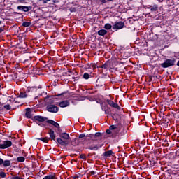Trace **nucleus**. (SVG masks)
Here are the masks:
<instances>
[{"mask_svg":"<svg viewBox=\"0 0 179 179\" xmlns=\"http://www.w3.org/2000/svg\"><path fill=\"white\" fill-rule=\"evenodd\" d=\"M32 71H36V68L33 67Z\"/></svg>","mask_w":179,"mask_h":179,"instance_id":"obj_49","label":"nucleus"},{"mask_svg":"<svg viewBox=\"0 0 179 179\" xmlns=\"http://www.w3.org/2000/svg\"><path fill=\"white\" fill-rule=\"evenodd\" d=\"M98 68H101V69H105L106 71H108V69H110V62H106L102 65L99 66Z\"/></svg>","mask_w":179,"mask_h":179,"instance_id":"obj_15","label":"nucleus"},{"mask_svg":"<svg viewBox=\"0 0 179 179\" xmlns=\"http://www.w3.org/2000/svg\"><path fill=\"white\" fill-rule=\"evenodd\" d=\"M110 108L109 107L107 108L106 110H104L105 114H110Z\"/></svg>","mask_w":179,"mask_h":179,"instance_id":"obj_35","label":"nucleus"},{"mask_svg":"<svg viewBox=\"0 0 179 179\" xmlns=\"http://www.w3.org/2000/svg\"><path fill=\"white\" fill-rule=\"evenodd\" d=\"M113 27V26L111 25V24L107 23L104 25V29H106V30H111V28Z\"/></svg>","mask_w":179,"mask_h":179,"instance_id":"obj_28","label":"nucleus"},{"mask_svg":"<svg viewBox=\"0 0 179 179\" xmlns=\"http://www.w3.org/2000/svg\"><path fill=\"white\" fill-rule=\"evenodd\" d=\"M177 66H179V61L176 64Z\"/></svg>","mask_w":179,"mask_h":179,"instance_id":"obj_48","label":"nucleus"},{"mask_svg":"<svg viewBox=\"0 0 179 179\" xmlns=\"http://www.w3.org/2000/svg\"><path fill=\"white\" fill-rule=\"evenodd\" d=\"M76 138H74V139H73V141H76Z\"/></svg>","mask_w":179,"mask_h":179,"instance_id":"obj_56","label":"nucleus"},{"mask_svg":"<svg viewBox=\"0 0 179 179\" xmlns=\"http://www.w3.org/2000/svg\"><path fill=\"white\" fill-rule=\"evenodd\" d=\"M48 134L50 136V139H51V141H55L56 136H55V133L54 132V130L50 129Z\"/></svg>","mask_w":179,"mask_h":179,"instance_id":"obj_19","label":"nucleus"},{"mask_svg":"<svg viewBox=\"0 0 179 179\" xmlns=\"http://www.w3.org/2000/svg\"><path fill=\"white\" fill-rule=\"evenodd\" d=\"M116 128H117V127H115V125H114V124L110 125L109 127V129L111 130L112 131H113Z\"/></svg>","mask_w":179,"mask_h":179,"instance_id":"obj_33","label":"nucleus"},{"mask_svg":"<svg viewBox=\"0 0 179 179\" xmlns=\"http://www.w3.org/2000/svg\"><path fill=\"white\" fill-rule=\"evenodd\" d=\"M31 120H32V121H37V122H36V124H37V125H38L39 127H45V124H44L43 123H40V122H44V121H48V118L41 116V115L34 116L31 118Z\"/></svg>","mask_w":179,"mask_h":179,"instance_id":"obj_5","label":"nucleus"},{"mask_svg":"<svg viewBox=\"0 0 179 179\" xmlns=\"http://www.w3.org/2000/svg\"><path fill=\"white\" fill-rule=\"evenodd\" d=\"M101 76L97 79L96 83H100L101 82H107V79L110 78L108 73H104V69L101 71Z\"/></svg>","mask_w":179,"mask_h":179,"instance_id":"obj_6","label":"nucleus"},{"mask_svg":"<svg viewBox=\"0 0 179 179\" xmlns=\"http://www.w3.org/2000/svg\"><path fill=\"white\" fill-rule=\"evenodd\" d=\"M22 152L24 153V150H22Z\"/></svg>","mask_w":179,"mask_h":179,"instance_id":"obj_53","label":"nucleus"},{"mask_svg":"<svg viewBox=\"0 0 179 179\" xmlns=\"http://www.w3.org/2000/svg\"><path fill=\"white\" fill-rule=\"evenodd\" d=\"M84 138V143H86L88 141H101L103 138H106L105 134H101L100 132H96L94 134H80L78 136V141H80V139H83Z\"/></svg>","mask_w":179,"mask_h":179,"instance_id":"obj_1","label":"nucleus"},{"mask_svg":"<svg viewBox=\"0 0 179 179\" xmlns=\"http://www.w3.org/2000/svg\"><path fill=\"white\" fill-rule=\"evenodd\" d=\"M55 101L53 99V98H49L46 101V106L54 105Z\"/></svg>","mask_w":179,"mask_h":179,"instance_id":"obj_22","label":"nucleus"},{"mask_svg":"<svg viewBox=\"0 0 179 179\" xmlns=\"http://www.w3.org/2000/svg\"><path fill=\"white\" fill-rule=\"evenodd\" d=\"M0 87H1V84H0Z\"/></svg>","mask_w":179,"mask_h":179,"instance_id":"obj_60","label":"nucleus"},{"mask_svg":"<svg viewBox=\"0 0 179 179\" xmlns=\"http://www.w3.org/2000/svg\"><path fill=\"white\" fill-rule=\"evenodd\" d=\"M106 103H108V106H110L113 108H116V110H121V107H120V105H118V103H115L111 99H107Z\"/></svg>","mask_w":179,"mask_h":179,"instance_id":"obj_9","label":"nucleus"},{"mask_svg":"<svg viewBox=\"0 0 179 179\" xmlns=\"http://www.w3.org/2000/svg\"><path fill=\"white\" fill-rule=\"evenodd\" d=\"M103 145H89L88 147L86 148V149H89L90 150H99L100 148H101Z\"/></svg>","mask_w":179,"mask_h":179,"instance_id":"obj_14","label":"nucleus"},{"mask_svg":"<svg viewBox=\"0 0 179 179\" xmlns=\"http://www.w3.org/2000/svg\"><path fill=\"white\" fill-rule=\"evenodd\" d=\"M90 174H91V176H94V175L96 174V172L94 171H90Z\"/></svg>","mask_w":179,"mask_h":179,"instance_id":"obj_37","label":"nucleus"},{"mask_svg":"<svg viewBox=\"0 0 179 179\" xmlns=\"http://www.w3.org/2000/svg\"><path fill=\"white\" fill-rule=\"evenodd\" d=\"M124 26H125V23L122 21H119L116 22L112 28L113 30H121V29H124Z\"/></svg>","mask_w":179,"mask_h":179,"instance_id":"obj_8","label":"nucleus"},{"mask_svg":"<svg viewBox=\"0 0 179 179\" xmlns=\"http://www.w3.org/2000/svg\"><path fill=\"white\" fill-rule=\"evenodd\" d=\"M150 82H152V77L150 78Z\"/></svg>","mask_w":179,"mask_h":179,"instance_id":"obj_50","label":"nucleus"},{"mask_svg":"<svg viewBox=\"0 0 179 179\" xmlns=\"http://www.w3.org/2000/svg\"><path fill=\"white\" fill-rule=\"evenodd\" d=\"M74 178H77V177H76V176H75V177H74Z\"/></svg>","mask_w":179,"mask_h":179,"instance_id":"obj_57","label":"nucleus"},{"mask_svg":"<svg viewBox=\"0 0 179 179\" xmlns=\"http://www.w3.org/2000/svg\"><path fill=\"white\" fill-rule=\"evenodd\" d=\"M24 160H26V158H24V157H17V162L18 163H23V162H24Z\"/></svg>","mask_w":179,"mask_h":179,"instance_id":"obj_25","label":"nucleus"},{"mask_svg":"<svg viewBox=\"0 0 179 179\" xmlns=\"http://www.w3.org/2000/svg\"><path fill=\"white\" fill-rule=\"evenodd\" d=\"M51 0H43V3H47L48 2H50Z\"/></svg>","mask_w":179,"mask_h":179,"instance_id":"obj_41","label":"nucleus"},{"mask_svg":"<svg viewBox=\"0 0 179 179\" xmlns=\"http://www.w3.org/2000/svg\"><path fill=\"white\" fill-rule=\"evenodd\" d=\"M98 36H106V34H107V30L106 29H101L99 31H98L97 32Z\"/></svg>","mask_w":179,"mask_h":179,"instance_id":"obj_20","label":"nucleus"},{"mask_svg":"<svg viewBox=\"0 0 179 179\" xmlns=\"http://www.w3.org/2000/svg\"><path fill=\"white\" fill-rule=\"evenodd\" d=\"M101 110L102 111H104L105 110H107L108 106H107V105H105L104 106H103V103H101Z\"/></svg>","mask_w":179,"mask_h":179,"instance_id":"obj_32","label":"nucleus"},{"mask_svg":"<svg viewBox=\"0 0 179 179\" xmlns=\"http://www.w3.org/2000/svg\"><path fill=\"white\" fill-rule=\"evenodd\" d=\"M90 74H89V73H85L83 75V79H85V80H87V79H90Z\"/></svg>","mask_w":179,"mask_h":179,"instance_id":"obj_26","label":"nucleus"},{"mask_svg":"<svg viewBox=\"0 0 179 179\" xmlns=\"http://www.w3.org/2000/svg\"><path fill=\"white\" fill-rule=\"evenodd\" d=\"M1 23H2V21H0V24H1Z\"/></svg>","mask_w":179,"mask_h":179,"instance_id":"obj_54","label":"nucleus"},{"mask_svg":"<svg viewBox=\"0 0 179 179\" xmlns=\"http://www.w3.org/2000/svg\"><path fill=\"white\" fill-rule=\"evenodd\" d=\"M92 68H93V69H96V68H99V66H97V64H93L92 65Z\"/></svg>","mask_w":179,"mask_h":179,"instance_id":"obj_36","label":"nucleus"},{"mask_svg":"<svg viewBox=\"0 0 179 179\" xmlns=\"http://www.w3.org/2000/svg\"><path fill=\"white\" fill-rule=\"evenodd\" d=\"M103 85H104V83L103 84H101V86H103Z\"/></svg>","mask_w":179,"mask_h":179,"instance_id":"obj_55","label":"nucleus"},{"mask_svg":"<svg viewBox=\"0 0 179 179\" xmlns=\"http://www.w3.org/2000/svg\"><path fill=\"white\" fill-rule=\"evenodd\" d=\"M176 58L170 57V58H165L163 63L159 64V66L161 68H171V66H174L176 65Z\"/></svg>","mask_w":179,"mask_h":179,"instance_id":"obj_4","label":"nucleus"},{"mask_svg":"<svg viewBox=\"0 0 179 179\" xmlns=\"http://www.w3.org/2000/svg\"><path fill=\"white\" fill-rule=\"evenodd\" d=\"M71 104L69 100L62 101L61 102L57 103V105L59 106L62 108H65V107H69Z\"/></svg>","mask_w":179,"mask_h":179,"instance_id":"obj_13","label":"nucleus"},{"mask_svg":"<svg viewBox=\"0 0 179 179\" xmlns=\"http://www.w3.org/2000/svg\"><path fill=\"white\" fill-rule=\"evenodd\" d=\"M46 110L48 111V113H57L58 111H59V108L55 105H47L46 106Z\"/></svg>","mask_w":179,"mask_h":179,"instance_id":"obj_7","label":"nucleus"},{"mask_svg":"<svg viewBox=\"0 0 179 179\" xmlns=\"http://www.w3.org/2000/svg\"><path fill=\"white\" fill-rule=\"evenodd\" d=\"M3 108L4 110H12V106H10V105L9 104H7L3 106Z\"/></svg>","mask_w":179,"mask_h":179,"instance_id":"obj_30","label":"nucleus"},{"mask_svg":"<svg viewBox=\"0 0 179 179\" xmlns=\"http://www.w3.org/2000/svg\"><path fill=\"white\" fill-rule=\"evenodd\" d=\"M86 157H87L86 155L84 154L80 155V159H83V160H85Z\"/></svg>","mask_w":179,"mask_h":179,"instance_id":"obj_34","label":"nucleus"},{"mask_svg":"<svg viewBox=\"0 0 179 179\" xmlns=\"http://www.w3.org/2000/svg\"><path fill=\"white\" fill-rule=\"evenodd\" d=\"M27 61H29V59H25V60H24V62H27Z\"/></svg>","mask_w":179,"mask_h":179,"instance_id":"obj_51","label":"nucleus"},{"mask_svg":"<svg viewBox=\"0 0 179 179\" xmlns=\"http://www.w3.org/2000/svg\"><path fill=\"white\" fill-rule=\"evenodd\" d=\"M1 164H3V159L0 158V166H1Z\"/></svg>","mask_w":179,"mask_h":179,"instance_id":"obj_40","label":"nucleus"},{"mask_svg":"<svg viewBox=\"0 0 179 179\" xmlns=\"http://www.w3.org/2000/svg\"><path fill=\"white\" fill-rule=\"evenodd\" d=\"M101 3H107V0H99Z\"/></svg>","mask_w":179,"mask_h":179,"instance_id":"obj_39","label":"nucleus"},{"mask_svg":"<svg viewBox=\"0 0 179 179\" xmlns=\"http://www.w3.org/2000/svg\"><path fill=\"white\" fill-rule=\"evenodd\" d=\"M106 1H108V2H111V1H113L114 0H106Z\"/></svg>","mask_w":179,"mask_h":179,"instance_id":"obj_47","label":"nucleus"},{"mask_svg":"<svg viewBox=\"0 0 179 179\" xmlns=\"http://www.w3.org/2000/svg\"><path fill=\"white\" fill-rule=\"evenodd\" d=\"M38 141H42V142H44L45 143H48V141H50V138L45 137V138H37Z\"/></svg>","mask_w":179,"mask_h":179,"instance_id":"obj_23","label":"nucleus"},{"mask_svg":"<svg viewBox=\"0 0 179 179\" xmlns=\"http://www.w3.org/2000/svg\"><path fill=\"white\" fill-rule=\"evenodd\" d=\"M101 134H105V138H107V134L110 135L112 134L113 135V131H111L110 129L106 130V133H101ZM105 138H103V139H105Z\"/></svg>","mask_w":179,"mask_h":179,"instance_id":"obj_29","label":"nucleus"},{"mask_svg":"<svg viewBox=\"0 0 179 179\" xmlns=\"http://www.w3.org/2000/svg\"><path fill=\"white\" fill-rule=\"evenodd\" d=\"M3 167H9L10 166V160H5L3 162Z\"/></svg>","mask_w":179,"mask_h":179,"instance_id":"obj_24","label":"nucleus"},{"mask_svg":"<svg viewBox=\"0 0 179 179\" xmlns=\"http://www.w3.org/2000/svg\"><path fill=\"white\" fill-rule=\"evenodd\" d=\"M69 73H72V71H69Z\"/></svg>","mask_w":179,"mask_h":179,"instance_id":"obj_52","label":"nucleus"},{"mask_svg":"<svg viewBox=\"0 0 179 179\" xmlns=\"http://www.w3.org/2000/svg\"><path fill=\"white\" fill-rule=\"evenodd\" d=\"M29 59H31V57H29Z\"/></svg>","mask_w":179,"mask_h":179,"instance_id":"obj_58","label":"nucleus"},{"mask_svg":"<svg viewBox=\"0 0 179 179\" xmlns=\"http://www.w3.org/2000/svg\"><path fill=\"white\" fill-rule=\"evenodd\" d=\"M60 138H57V143L59 145H61V146H68L69 145V139H71V137L69 136V134L68 133H62L61 135H59ZM64 139V140H62Z\"/></svg>","mask_w":179,"mask_h":179,"instance_id":"obj_3","label":"nucleus"},{"mask_svg":"<svg viewBox=\"0 0 179 179\" xmlns=\"http://www.w3.org/2000/svg\"><path fill=\"white\" fill-rule=\"evenodd\" d=\"M25 110H26V113H25L26 118H31V117H33V115H31V108H27Z\"/></svg>","mask_w":179,"mask_h":179,"instance_id":"obj_17","label":"nucleus"},{"mask_svg":"<svg viewBox=\"0 0 179 179\" xmlns=\"http://www.w3.org/2000/svg\"><path fill=\"white\" fill-rule=\"evenodd\" d=\"M145 9H150V12H157V9H159V6H157V4L148 5L145 6Z\"/></svg>","mask_w":179,"mask_h":179,"instance_id":"obj_11","label":"nucleus"},{"mask_svg":"<svg viewBox=\"0 0 179 179\" xmlns=\"http://www.w3.org/2000/svg\"><path fill=\"white\" fill-rule=\"evenodd\" d=\"M94 155H96V152H94Z\"/></svg>","mask_w":179,"mask_h":179,"instance_id":"obj_59","label":"nucleus"},{"mask_svg":"<svg viewBox=\"0 0 179 179\" xmlns=\"http://www.w3.org/2000/svg\"><path fill=\"white\" fill-rule=\"evenodd\" d=\"M73 79L74 82H75L76 80H78V78H76V77H73Z\"/></svg>","mask_w":179,"mask_h":179,"instance_id":"obj_43","label":"nucleus"},{"mask_svg":"<svg viewBox=\"0 0 179 179\" xmlns=\"http://www.w3.org/2000/svg\"><path fill=\"white\" fill-rule=\"evenodd\" d=\"M112 132H113L112 138H115V136H116L117 135H118V134H120V129L117 128V127H116V128L115 129V130H114L113 131H112Z\"/></svg>","mask_w":179,"mask_h":179,"instance_id":"obj_21","label":"nucleus"},{"mask_svg":"<svg viewBox=\"0 0 179 179\" xmlns=\"http://www.w3.org/2000/svg\"><path fill=\"white\" fill-rule=\"evenodd\" d=\"M0 177L1 178H5L6 177V173H5L3 171H1L0 172Z\"/></svg>","mask_w":179,"mask_h":179,"instance_id":"obj_31","label":"nucleus"},{"mask_svg":"<svg viewBox=\"0 0 179 179\" xmlns=\"http://www.w3.org/2000/svg\"><path fill=\"white\" fill-rule=\"evenodd\" d=\"M46 122L48 124H50L51 125H54L55 128L59 129V124H58V122H55V121H54L52 120H48L46 121Z\"/></svg>","mask_w":179,"mask_h":179,"instance_id":"obj_16","label":"nucleus"},{"mask_svg":"<svg viewBox=\"0 0 179 179\" xmlns=\"http://www.w3.org/2000/svg\"><path fill=\"white\" fill-rule=\"evenodd\" d=\"M113 155H114V152H113V150H108L106 151L104 153H103L102 156H103V157H111V156H113Z\"/></svg>","mask_w":179,"mask_h":179,"instance_id":"obj_18","label":"nucleus"},{"mask_svg":"<svg viewBox=\"0 0 179 179\" xmlns=\"http://www.w3.org/2000/svg\"><path fill=\"white\" fill-rule=\"evenodd\" d=\"M53 3H59V0H52Z\"/></svg>","mask_w":179,"mask_h":179,"instance_id":"obj_38","label":"nucleus"},{"mask_svg":"<svg viewBox=\"0 0 179 179\" xmlns=\"http://www.w3.org/2000/svg\"><path fill=\"white\" fill-rule=\"evenodd\" d=\"M23 27H30L31 26V23L30 22H24L22 23Z\"/></svg>","mask_w":179,"mask_h":179,"instance_id":"obj_27","label":"nucleus"},{"mask_svg":"<svg viewBox=\"0 0 179 179\" xmlns=\"http://www.w3.org/2000/svg\"><path fill=\"white\" fill-rule=\"evenodd\" d=\"M17 9L18 10H21L22 12H29V10H31L32 7L31 6H18L17 7Z\"/></svg>","mask_w":179,"mask_h":179,"instance_id":"obj_12","label":"nucleus"},{"mask_svg":"<svg viewBox=\"0 0 179 179\" xmlns=\"http://www.w3.org/2000/svg\"><path fill=\"white\" fill-rule=\"evenodd\" d=\"M3 31V29L2 27H0V33H2Z\"/></svg>","mask_w":179,"mask_h":179,"instance_id":"obj_44","label":"nucleus"},{"mask_svg":"<svg viewBox=\"0 0 179 179\" xmlns=\"http://www.w3.org/2000/svg\"><path fill=\"white\" fill-rule=\"evenodd\" d=\"M63 94H65V93H62V94H58V96H63Z\"/></svg>","mask_w":179,"mask_h":179,"instance_id":"obj_45","label":"nucleus"},{"mask_svg":"<svg viewBox=\"0 0 179 179\" xmlns=\"http://www.w3.org/2000/svg\"><path fill=\"white\" fill-rule=\"evenodd\" d=\"M12 146V141H3V144L0 143V149H8Z\"/></svg>","mask_w":179,"mask_h":179,"instance_id":"obj_10","label":"nucleus"},{"mask_svg":"<svg viewBox=\"0 0 179 179\" xmlns=\"http://www.w3.org/2000/svg\"><path fill=\"white\" fill-rule=\"evenodd\" d=\"M58 131H59V132L60 134H61V132H62V131L60 129H59Z\"/></svg>","mask_w":179,"mask_h":179,"instance_id":"obj_46","label":"nucleus"},{"mask_svg":"<svg viewBox=\"0 0 179 179\" xmlns=\"http://www.w3.org/2000/svg\"><path fill=\"white\" fill-rule=\"evenodd\" d=\"M24 1H26V0H17V1L20 2V3H23Z\"/></svg>","mask_w":179,"mask_h":179,"instance_id":"obj_42","label":"nucleus"},{"mask_svg":"<svg viewBox=\"0 0 179 179\" xmlns=\"http://www.w3.org/2000/svg\"><path fill=\"white\" fill-rule=\"evenodd\" d=\"M36 93H37V87H28L26 89L22 88L20 90L19 97L20 99H26L30 97L31 99H36Z\"/></svg>","mask_w":179,"mask_h":179,"instance_id":"obj_2","label":"nucleus"}]
</instances>
